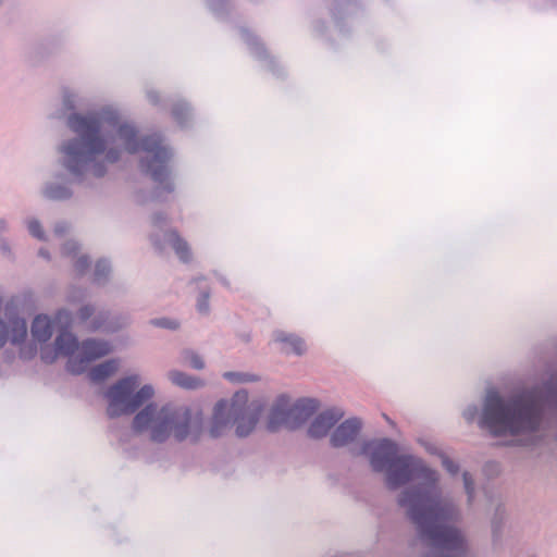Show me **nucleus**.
<instances>
[{"label": "nucleus", "mask_w": 557, "mask_h": 557, "mask_svg": "<svg viewBox=\"0 0 557 557\" xmlns=\"http://www.w3.org/2000/svg\"><path fill=\"white\" fill-rule=\"evenodd\" d=\"M119 363L115 359L106 360L90 369L88 376L95 383H100L116 372Z\"/></svg>", "instance_id": "obj_18"}, {"label": "nucleus", "mask_w": 557, "mask_h": 557, "mask_svg": "<svg viewBox=\"0 0 557 557\" xmlns=\"http://www.w3.org/2000/svg\"><path fill=\"white\" fill-rule=\"evenodd\" d=\"M550 416L557 425V373L508 397L487 391L479 425L494 436L532 435L549 424Z\"/></svg>", "instance_id": "obj_4"}, {"label": "nucleus", "mask_w": 557, "mask_h": 557, "mask_svg": "<svg viewBox=\"0 0 557 557\" xmlns=\"http://www.w3.org/2000/svg\"><path fill=\"white\" fill-rule=\"evenodd\" d=\"M149 323L156 327H161V329L172 330V331H175L180 327V322L177 320L170 319L166 317L151 319L149 321Z\"/></svg>", "instance_id": "obj_26"}, {"label": "nucleus", "mask_w": 557, "mask_h": 557, "mask_svg": "<svg viewBox=\"0 0 557 557\" xmlns=\"http://www.w3.org/2000/svg\"><path fill=\"white\" fill-rule=\"evenodd\" d=\"M345 412L342 408L332 407L314 417L308 428V436L313 440L325 437L332 428L343 419Z\"/></svg>", "instance_id": "obj_9"}, {"label": "nucleus", "mask_w": 557, "mask_h": 557, "mask_svg": "<svg viewBox=\"0 0 557 557\" xmlns=\"http://www.w3.org/2000/svg\"><path fill=\"white\" fill-rule=\"evenodd\" d=\"M42 195L49 200L64 201L73 196V190L69 182H48L42 189Z\"/></svg>", "instance_id": "obj_15"}, {"label": "nucleus", "mask_w": 557, "mask_h": 557, "mask_svg": "<svg viewBox=\"0 0 557 557\" xmlns=\"http://www.w3.org/2000/svg\"><path fill=\"white\" fill-rule=\"evenodd\" d=\"M79 246L74 240H67L62 246V255L63 256H74L78 252Z\"/></svg>", "instance_id": "obj_31"}, {"label": "nucleus", "mask_w": 557, "mask_h": 557, "mask_svg": "<svg viewBox=\"0 0 557 557\" xmlns=\"http://www.w3.org/2000/svg\"><path fill=\"white\" fill-rule=\"evenodd\" d=\"M441 462L449 474L456 475L459 472V465L451 460L446 454H441Z\"/></svg>", "instance_id": "obj_30"}, {"label": "nucleus", "mask_w": 557, "mask_h": 557, "mask_svg": "<svg viewBox=\"0 0 557 557\" xmlns=\"http://www.w3.org/2000/svg\"><path fill=\"white\" fill-rule=\"evenodd\" d=\"M75 96L65 94L62 112L58 117L64 119L66 126L76 136L60 146V164L70 173L73 182L85 184L89 178H101L107 174L108 163L120 160L122 150L109 147L112 141L107 129L109 127L115 131L125 151L131 154L144 152L139 166L157 184L153 199L159 200L163 193L174 191L170 165L173 152L164 145L161 135L152 134L139 139L136 126L121 122L119 111L109 106L87 114L75 112Z\"/></svg>", "instance_id": "obj_1"}, {"label": "nucleus", "mask_w": 557, "mask_h": 557, "mask_svg": "<svg viewBox=\"0 0 557 557\" xmlns=\"http://www.w3.org/2000/svg\"><path fill=\"white\" fill-rule=\"evenodd\" d=\"M171 114L178 125L185 127L193 115L191 107L185 100L180 99L173 103Z\"/></svg>", "instance_id": "obj_20"}, {"label": "nucleus", "mask_w": 557, "mask_h": 557, "mask_svg": "<svg viewBox=\"0 0 557 557\" xmlns=\"http://www.w3.org/2000/svg\"><path fill=\"white\" fill-rule=\"evenodd\" d=\"M319 401L313 398H300L293 406L288 405L290 430H297L318 410Z\"/></svg>", "instance_id": "obj_13"}, {"label": "nucleus", "mask_w": 557, "mask_h": 557, "mask_svg": "<svg viewBox=\"0 0 557 557\" xmlns=\"http://www.w3.org/2000/svg\"><path fill=\"white\" fill-rule=\"evenodd\" d=\"M240 37L257 58H264L267 55V51L263 44L249 29L242 28Z\"/></svg>", "instance_id": "obj_21"}, {"label": "nucleus", "mask_w": 557, "mask_h": 557, "mask_svg": "<svg viewBox=\"0 0 557 557\" xmlns=\"http://www.w3.org/2000/svg\"><path fill=\"white\" fill-rule=\"evenodd\" d=\"M479 409L475 405H469L462 412V417L469 423L473 422L478 417Z\"/></svg>", "instance_id": "obj_34"}, {"label": "nucleus", "mask_w": 557, "mask_h": 557, "mask_svg": "<svg viewBox=\"0 0 557 557\" xmlns=\"http://www.w3.org/2000/svg\"><path fill=\"white\" fill-rule=\"evenodd\" d=\"M110 273V262L106 259L98 260L94 271V282L98 285H104L109 280Z\"/></svg>", "instance_id": "obj_22"}, {"label": "nucleus", "mask_w": 557, "mask_h": 557, "mask_svg": "<svg viewBox=\"0 0 557 557\" xmlns=\"http://www.w3.org/2000/svg\"><path fill=\"white\" fill-rule=\"evenodd\" d=\"M0 251H1L2 256H4L5 258H8L10 260L14 259V255H13L12 248H11L8 239H5V238L0 239Z\"/></svg>", "instance_id": "obj_35"}, {"label": "nucleus", "mask_w": 557, "mask_h": 557, "mask_svg": "<svg viewBox=\"0 0 557 557\" xmlns=\"http://www.w3.org/2000/svg\"><path fill=\"white\" fill-rule=\"evenodd\" d=\"M131 320L127 315H117L111 318L109 311L95 312L92 319L88 324V330L91 332L104 331L108 333H114L121 329L128 326Z\"/></svg>", "instance_id": "obj_12"}, {"label": "nucleus", "mask_w": 557, "mask_h": 557, "mask_svg": "<svg viewBox=\"0 0 557 557\" xmlns=\"http://www.w3.org/2000/svg\"><path fill=\"white\" fill-rule=\"evenodd\" d=\"M360 454L369 459L375 473H384L385 486L396 491V503L414 527L418 537L441 550L422 557H470L469 542L457 527L448 524L459 519L458 507L450 500H442L437 471L411 454H399V447L391 438L364 442Z\"/></svg>", "instance_id": "obj_2"}, {"label": "nucleus", "mask_w": 557, "mask_h": 557, "mask_svg": "<svg viewBox=\"0 0 557 557\" xmlns=\"http://www.w3.org/2000/svg\"><path fill=\"white\" fill-rule=\"evenodd\" d=\"M96 312V309L92 305H84L82 306L77 313H76V317H77V320L79 321V323H86L89 319H91L94 317Z\"/></svg>", "instance_id": "obj_29"}, {"label": "nucleus", "mask_w": 557, "mask_h": 557, "mask_svg": "<svg viewBox=\"0 0 557 557\" xmlns=\"http://www.w3.org/2000/svg\"><path fill=\"white\" fill-rule=\"evenodd\" d=\"M77 348V338L67 331H62L54 339V350L57 355L71 356Z\"/></svg>", "instance_id": "obj_17"}, {"label": "nucleus", "mask_w": 557, "mask_h": 557, "mask_svg": "<svg viewBox=\"0 0 557 557\" xmlns=\"http://www.w3.org/2000/svg\"><path fill=\"white\" fill-rule=\"evenodd\" d=\"M462 481H463V487L466 491V494L468 496V503L471 504L474 498L475 493V486H474V480L470 472L465 471L462 473Z\"/></svg>", "instance_id": "obj_27"}, {"label": "nucleus", "mask_w": 557, "mask_h": 557, "mask_svg": "<svg viewBox=\"0 0 557 557\" xmlns=\"http://www.w3.org/2000/svg\"><path fill=\"white\" fill-rule=\"evenodd\" d=\"M57 320L64 323L65 326L72 321V313L66 309H60L57 313Z\"/></svg>", "instance_id": "obj_36"}, {"label": "nucleus", "mask_w": 557, "mask_h": 557, "mask_svg": "<svg viewBox=\"0 0 557 557\" xmlns=\"http://www.w3.org/2000/svg\"><path fill=\"white\" fill-rule=\"evenodd\" d=\"M26 225H27V230H28L29 234L33 237H35L39 240H42V242L47 239L45 231H44L41 223L38 219H36V218L28 219L26 222Z\"/></svg>", "instance_id": "obj_25"}, {"label": "nucleus", "mask_w": 557, "mask_h": 557, "mask_svg": "<svg viewBox=\"0 0 557 557\" xmlns=\"http://www.w3.org/2000/svg\"><path fill=\"white\" fill-rule=\"evenodd\" d=\"M138 386L139 376L132 374L107 388L103 397L110 419L136 413L132 422L133 431L138 434L149 431V438L159 444L166 442L170 436L178 443L189 441L196 444L200 441L205 431V417L200 410L172 405L159 408L154 403L141 408L153 397L154 389L149 384Z\"/></svg>", "instance_id": "obj_3"}, {"label": "nucleus", "mask_w": 557, "mask_h": 557, "mask_svg": "<svg viewBox=\"0 0 557 557\" xmlns=\"http://www.w3.org/2000/svg\"><path fill=\"white\" fill-rule=\"evenodd\" d=\"M426 450L432 454V455H436L441 458V454H444L436 445L434 444H428L425 446Z\"/></svg>", "instance_id": "obj_40"}, {"label": "nucleus", "mask_w": 557, "mask_h": 557, "mask_svg": "<svg viewBox=\"0 0 557 557\" xmlns=\"http://www.w3.org/2000/svg\"><path fill=\"white\" fill-rule=\"evenodd\" d=\"M147 99L153 106H158L160 103V96L156 90H148Z\"/></svg>", "instance_id": "obj_38"}, {"label": "nucleus", "mask_w": 557, "mask_h": 557, "mask_svg": "<svg viewBox=\"0 0 557 557\" xmlns=\"http://www.w3.org/2000/svg\"><path fill=\"white\" fill-rule=\"evenodd\" d=\"M289 398L286 395H280L272 405L267 420V430L269 432H277L281 428L290 430Z\"/></svg>", "instance_id": "obj_11"}, {"label": "nucleus", "mask_w": 557, "mask_h": 557, "mask_svg": "<svg viewBox=\"0 0 557 557\" xmlns=\"http://www.w3.org/2000/svg\"><path fill=\"white\" fill-rule=\"evenodd\" d=\"M27 335V324L25 319L17 314L5 313V319L0 317V348L8 342L13 345L24 343Z\"/></svg>", "instance_id": "obj_8"}, {"label": "nucleus", "mask_w": 557, "mask_h": 557, "mask_svg": "<svg viewBox=\"0 0 557 557\" xmlns=\"http://www.w3.org/2000/svg\"><path fill=\"white\" fill-rule=\"evenodd\" d=\"M383 418L387 421V423H389L391 425H394L393 420H391L388 416H386L385 413H383Z\"/></svg>", "instance_id": "obj_43"}, {"label": "nucleus", "mask_w": 557, "mask_h": 557, "mask_svg": "<svg viewBox=\"0 0 557 557\" xmlns=\"http://www.w3.org/2000/svg\"><path fill=\"white\" fill-rule=\"evenodd\" d=\"M38 256H39V257H41V258H44V259H46V260H50V253H49V251H48L47 249H45V248H40V249L38 250Z\"/></svg>", "instance_id": "obj_42"}, {"label": "nucleus", "mask_w": 557, "mask_h": 557, "mask_svg": "<svg viewBox=\"0 0 557 557\" xmlns=\"http://www.w3.org/2000/svg\"><path fill=\"white\" fill-rule=\"evenodd\" d=\"M211 290L209 288H205L200 290L197 301H196V308L197 311L202 315H208L210 313V299Z\"/></svg>", "instance_id": "obj_24"}, {"label": "nucleus", "mask_w": 557, "mask_h": 557, "mask_svg": "<svg viewBox=\"0 0 557 557\" xmlns=\"http://www.w3.org/2000/svg\"><path fill=\"white\" fill-rule=\"evenodd\" d=\"M90 265L89 258L87 256H81L74 263V268L79 274H84Z\"/></svg>", "instance_id": "obj_32"}, {"label": "nucleus", "mask_w": 557, "mask_h": 557, "mask_svg": "<svg viewBox=\"0 0 557 557\" xmlns=\"http://www.w3.org/2000/svg\"><path fill=\"white\" fill-rule=\"evenodd\" d=\"M220 282H221L224 286H226V287H228V285H230V284H228V282H227V280H225L224 277H220Z\"/></svg>", "instance_id": "obj_45"}, {"label": "nucleus", "mask_w": 557, "mask_h": 557, "mask_svg": "<svg viewBox=\"0 0 557 557\" xmlns=\"http://www.w3.org/2000/svg\"><path fill=\"white\" fill-rule=\"evenodd\" d=\"M223 377L232 383H248L257 382L259 377L256 374L247 372L228 371L223 374Z\"/></svg>", "instance_id": "obj_23"}, {"label": "nucleus", "mask_w": 557, "mask_h": 557, "mask_svg": "<svg viewBox=\"0 0 557 557\" xmlns=\"http://www.w3.org/2000/svg\"><path fill=\"white\" fill-rule=\"evenodd\" d=\"M30 332L35 341L39 343L48 342L53 333L52 322L49 317L44 314L37 315L32 323Z\"/></svg>", "instance_id": "obj_16"}, {"label": "nucleus", "mask_w": 557, "mask_h": 557, "mask_svg": "<svg viewBox=\"0 0 557 557\" xmlns=\"http://www.w3.org/2000/svg\"><path fill=\"white\" fill-rule=\"evenodd\" d=\"M362 420L357 417L348 418L341 422L330 436V444L334 448H342L352 444L362 429Z\"/></svg>", "instance_id": "obj_10"}, {"label": "nucleus", "mask_w": 557, "mask_h": 557, "mask_svg": "<svg viewBox=\"0 0 557 557\" xmlns=\"http://www.w3.org/2000/svg\"><path fill=\"white\" fill-rule=\"evenodd\" d=\"M273 339L275 343L282 345L281 350L284 354H295L297 356H301L306 351L304 339L296 334L277 330L273 333Z\"/></svg>", "instance_id": "obj_14"}, {"label": "nucleus", "mask_w": 557, "mask_h": 557, "mask_svg": "<svg viewBox=\"0 0 557 557\" xmlns=\"http://www.w3.org/2000/svg\"><path fill=\"white\" fill-rule=\"evenodd\" d=\"M9 231V222L4 218H0V239H4L2 235Z\"/></svg>", "instance_id": "obj_39"}, {"label": "nucleus", "mask_w": 557, "mask_h": 557, "mask_svg": "<svg viewBox=\"0 0 557 557\" xmlns=\"http://www.w3.org/2000/svg\"><path fill=\"white\" fill-rule=\"evenodd\" d=\"M352 1L354 0H334L336 7L332 10L333 16L337 18V14L335 12L337 10V7L350 4Z\"/></svg>", "instance_id": "obj_41"}, {"label": "nucleus", "mask_w": 557, "mask_h": 557, "mask_svg": "<svg viewBox=\"0 0 557 557\" xmlns=\"http://www.w3.org/2000/svg\"><path fill=\"white\" fill-rule=\"evenodd\" d=\"M230 0H209L210 9L216 13H222L228 5Z\"/></svg>", "instance_id": "obj_33"}, {"label": "nucleus", "mask_w": 557, "mask_h": 557, "mask_svg": "<svg viewBox=\"0 0 557 557\" xmlns=\"http://www.w3.org/2000/svg\"><path fill=\"white\" fill-rule=\"evenodd\" d=\"M111 350L110 343L104 339H85L81 345L77 357L70 359L67 370L73 374H81L89 362L107 356Z\"/></svg>", "instance_id": "obj_7"}, {"label": "nucleus", "mask_w": 557, "mask_h": 557, "mask_svg": "<svg viewBox=\"0 0 557 557\" xmlns=\"http://www.w3.org/2000/svg\"><path fill=\"white\" fill-rule=\"evenodd\" d=\"M168 377L174 385L186 389H196L202 385L199 379L178 370H171Z\"/></svg>", "instance_id": "obj_19"}, {"label": "nucleus", "mask_w": 557, "mask_h": 557, "mask_svg": "<svg viewBox=\"0 0 557 557\" xmlns=\"http://www.w3.org/2000/svg\"><path fill=\"white\" fill-rule=\"evenodd\" d=\"M183 355L184 358L189 362L191 368L196 370H202L205 368L203 359L194 350H185Z\"/></svg>", "instance_id": "obj_28"}, {"label": "nucleus", "mask_w": 557, "mask_h": 557, "mask_svg": "<svg viewBox=\"0 0 557 557\" xmlns=\"http://www.w3.org/2000/svg\"><path fill=\"white\" fill-rule=\"evenodd\" d=\"M262 411L263 403L261 400H249L246 391L236 392L230 401L220 399L214 405L209 434L212 438H218L232 423L235 425L236 436L245 438L256 429Z\"/></svg>", "instance_id": "obj_5"}, {"label": "nucleus", "mask_w": 557, "mask_h": 557, "mask_svg": "<svg viewBox=\"0 0 557 557\" xmlns=\"http://www.w3.org/2000/svg\"><path fill=\"white\" fill-rule=\"evenodd\" d=\"M69 228L70 226L66 222H59L54 226V233L58 236H63L64 234L67 233Z\"/></svg>", "instance_id": "obj_37"}, {"label": "nucleus", "mask_w": 557, "mask_h": 557, "mask_svg": "<svg viewBox=\"0 0 557 557\" xmlns=\"http://www.w3.org/2000/svg\"><path fill=\"white\" fill-rule=\"evenodd\" d=\"M383 418L387 421V423H389L391 425H394L393 420H391L388 416H386L385 413H383Z\"/></svg>", "instance_id": "obj_44"}, {"label": "nucleus", "mask_w": 557, "mask_h": 557, "mask_svg": "<svg viewBox=\"0 0 557 557\" xmlns=\"http://www.w3.org/2000/svg\"><path fill=\"white\" fill-rule=\"evenodd\" d=\"M168 219L162 213L152 215V232L150 240L158 252H163L168 246H171L178 259L187 263L191 259V252L188 243L180 236L176 230L168 228Z\"/></svg>", "instance_id": "obj_6"}]
</instances>
